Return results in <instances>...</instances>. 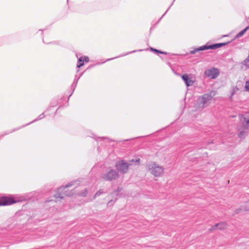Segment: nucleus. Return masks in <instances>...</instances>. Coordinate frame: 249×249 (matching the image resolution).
I'll return each instance as SVG.
<instances>
[{"instance_id":"26","label":"nucleus","mask_w":249,"mask_h":249,"mask_svg":"<svg viewBox=\"0 0 249 249\" xmlns=\"http://www.w3.org/2000/svg\"><path fill=\"white\" fill-rule=\"evenodd\" d=\"M167 11H168V9H167V11H166L165 13H164V14L162 16H163L166 13V12H167Z\"/></svg>"},{"instance_id":"20","label":"nucleus","mask_w":249,"mask_h":249,"mask_svg":"<svg viewBox=\"0 0 249 249\" xmlns=\"http://www.w3.org/2000/svg\"><path fill=\"white\" fill-rule=\"evenodd\" d=\"M122 190V188L120 187H118L116 190V191H115L113 194H116L118 192H121V191Z\"/></svg>"},{"instance_id":"27","label":"nucleus","mask_w":249,"mask_h":249,"mask_svg":"<svg viewBox=\"0 0 249 249\" xmlns=\"http://www.w3.org/2000/svg\"><path fill=\"white\" fill-rule=\"evenodd\" d=\"M167 11H168V9H167V11H166L165 13H164V14L162 16H163L166 13V12H167Z\"/></svg>"},{"instance_id":"22","label":"nucleus","mask_w":249,"mask_h":249,"mask_svg":"<svg viewBox=\"0 0 249 249\" xmlns=\"http://www.w3.org/2000/svg\"><path fill=\"white\" fill-rule=\"evenodd\" d=\"M87 191L86 190H85L84 192L81 195L83 196H85L87 195Z\"/></svg>"},{"instance_id":"13","label":"nucleus","mask_w":249,"mask_h":249,"mask_svg":"<svg viewBox=\"0 0 249 249\" xmlns=\"http://www.w3.org/2000/svg\"><path fill=\"white\" fill-rule=\"evenodd\" d=\"M247 30L246 29V28H245L244 29L242 30L241 32H240L239 33H238L235 36L234 38L232 39L231 41H233L235 40V39L239 38V37L243 36L245 33L246 32Z\"/></svg>"},{"instance_id":"10","label":"nucleus","mask_w":249,"mask_h":249,"mask_svg":"<svg viewBox=\"0 0 249 249\" xmlns=\"http://www.w3.org/2000/svg\"><path fill=\"white\" fill-rule=\"evenodd\" d=\"M227 225L226 222H220L217 224H216L215 225L212 226L211 228L209 230L210 231H215L216 229H218L219 230H223L227 228Z\"/></svg>"},{"instance_id":"9","label":"nucleus","mask_w":249,"mask_h":249,"mask_svg":"<svg viewBox=\"0 0 249 249\" xmlns=\"http://www.w3.org/2000/svg\"><path fill=\"white\" fill-rule=\"evenodd\" d=\"M16 202L13 198L9 197H2L0 199V206L9 205Z\"/></svg>"},{"instance_id":"5","label":"nucleus","mask_w":249,"mask_h":249,"mask_svg":"<svg viewBox=\"0 0 249 249\" xmlns=\"http://www.w3.org/2000/svg\"><path fill=\"white\" fill-rule=\"evenodd\" d=\"M119 174L115 170L110 169L108 172L101 175V178L106 181L116 180L119 178Z\"/></svg>"},{"instance_id":"16","label":"nucleus","mask_w":249,"mask_h":249,"mask_svg":"<svg viewBox=\"0 0 249 249\" xmlns=\"http://www.w3.org/2000/svg\"><path fill=\"white\" fill-rule=\"evenodd\" d=\"M105 192L103 190V189H100L99 191H98L93 196V199H95L96 197L99 196L102 194H104Z\"/></svg>"},{"instance_id":"15","label":"nucleus","mask_w":249,"mask_h":249,"mask_svg":"<svg viewBox=\"0 0 249 249\" xmlns=\"http://www.w3.org/2000/svg\"><path fill=\"white\" fill-rule=\"evenodd\" d=\"M84 65V59H83L82 57H81L80 58H79L77 67L78 68H80V67Z\"/></svg>"},{"instance_id":"1","label":"nucleus","mask_w":249,"mask_h":249,"mask_svg":"<svg viewBox=\"0 0 249 249\" xmlns=\"http://www.w3.org/2000/svg\"><path fill=\"white\" fill-rule=\"evenodd\" d=\"M240 124L237 126L238 136L241 139L245 138L249 130V113L239 116Z\"/></svg>"},{"instance_id":"3","label":"nucleus","mask_w":249,"mask_h":249,"mask_svg":"<svg viewBox=\"0 0 249 249\" xmlns=\"http://www.w3.org/2000/svg\"><path fill=\"white\" fill-rule=\"evenodd\" d=\"M215 95V93L213 91L210 92L205 93L201 97H199L197 100L198 102V107L200 108H203L208 106V102L212 100L213 97Z\"/></svg>"},{"instance_id":"2","label":"nucleus","mask_w":249,"mask_h":249,"mask_svg":"<svg viewBox=\"0 0 249 249\" xmlns=\"http://www.w3.org/2000/svg\"><path fill=\"white\" fill-rule=\"evenodd\" d=\"M232 41H228L225 43H216L212 45H205L202 46H200L198 48H195L193 50H192L190 52V53L191 54H194L196 52H199V51H202L208 49H212V50H214L216 49H217L218 48L221 47L222 46H224L230 42H231Z\"/></svg>"},{"instance_id":"11","label":"nucleus","mask_w":249,"mask_h":249,"mask_svg":"<svg viewBox=\"0 0 249 249\" xmlns=\"http://www.w3.org/2000/svg\"><path fill=\"white\" fill-rule=\"evenodd\" d=\"M182 79L185 82L187 87L192 86L194 83V81L191 79L187 74H184L181 76Z\"/></svg>"},{"instance_id":"19","label":"nucleus","mask_w":249,"mask_h":249,"mask_svg":"<svg viewBox=\"0 0 249 249\" xmlns=\"http://www.w3.org/2000/svg\"><path fill=\"white\" fill-rule=\"evenodd\" d=\"M245 88L247 90L249 91V81H247L246 82Z\"/></svg>"},{"instance_id":"12","label":"nucleus","mask_w":249,"mask_h":249,"mask_svg":"<svg viewBox=\"0 0 249 249\" xmlns=\"http://www.w3.org/2000/svg\"><path fill=\"white\" fill-rule=\"evenodd\" d=\"M249 211V203L246 204L245 206H241L240 208L236 209L234 213L238 214L243 211Z\"/></svg>"},{"instance_id":"25","label":"nucleus","mask_w":249,"mask_h":249,"mask_svg":"<svg viewBox=\"0 0 249 249\" xmlns=\"http://www.w3.org/2000/svg\"><path fill=\"white\" fill-rule=\"evenodd\" d=\"M247 30H249V25L246 27Z\"/></svg>"},{"instance_id":"17","label":"nucleus","mask_w":249,"mask_h":249,"mask_svg":"<svg viewBox=\"0 0 249 249\" xmlns=\"http://www.w3.org/2000/svg\"><path fill=\"white\" fill-rule=\"evenodd\" d=\"M152 51L156 52L157 53H161L164 54H166L167 53L166 52H162L161 51H160L159 50H157L156 49H154L153 48H151L150 49Z\"/></svg>"},{"instance_id":"14","label":"nucleus","mask_w":249,"mask_h":249,"mask_svg":"<svg viewBox=\"0 0 249 249\" xmlns=\"http://www.w3.org/2000/svg\"><path fill=\"white\" fill-rule=\"evenodd\" d=\"M241 64L246 67V69L249 68V54Z\"/></svg>"},{"instance_id":"6","label":"nucleus","mask_w":249,"mask_h":249,"mask_svg":"<svg viewBox=\"0 0 249 249\" xmlns=\"http://www.w3.org/2000/svg\"><path fill=\"white\" fill-rule=\"evenodd\" d=\"M131 165V163H128L124 160H121L116 163L115 167L119 172L125 174L128 172V167Z\"/></svg>"},{"instance_id":"18","label":"nucleus","mask_w":249,"mask_h":249,"mask_svg":"<svg viewBox=\"0 0 249 249\" xmlns=\"http://www.w3.org/2000/svg\"><path fill=\"white\" fill-rule=\"evenodd\" d=\"M140 161V159L139 158H138V159H136V160L132 159L130 161L131 162H138V163H139Z\"/></svg>"},{"instance_id":"21","label":"nucleus","mask_w":249,"mask_h":249,"mask_svg":"<svg viewBox=\"0 0 249 249\" xmlns=\"http://www.w3.org/2000/svg\"><path fill=\"white\" fill-rule=\"evenodd\" d=\"M112 204H113V200L111 199L108 202L107 205L111 206V205H112Z\"/></svg>"},{"instance_id":"23","label":"nucleus","mask_w":249,"mask_h":249,"mask_svg":"<svg viewBox=\"0 0 249 249\" xmlns=\"http://www.w3.org/2000/svg\"><path fill=\"white\" fill-rule=\"evenodd\" d=\"M85 61L87 62H89V59L88 58V57H85Z\"/></svg>"},{"instance_id":"24","label":"nucleus","mask_w":249,"mask_h":249,"mask_svg":"<svg viewBox=\"0 0 249 249\" xmlns=\"http://www.w3.org/2000/svg\"><path fill=\"white\" fill-rule=\"evenodd\" d=\"M39 119H41L42 118H43L44 117V115L43 114H41L39 116Z\"/></svg>"},{"instance_id":"4","label":"nucleus","mask_w":249,"mask_h":249,"mask_svg":"<svg viewBox=\"0 0 249 249\" xmlns=\"http://www.w3.org/2000/svg\"><path fill=\"white\" fill-rule=\"evenodd\" d=\"M148 168L155 177H160L163 173L164 168L154 162L149 164Z\"/></svg>"},{"instance_id":"7","label":"nucleus","mask_w":249,"mask_h":249,"mask_svg":"<svg viewBox=\"0 0 249 249\" xmlns=\"http://www.w3.org/2000/svg\"><path fill=\"white\" fill-rule=\"evenodd\" d=\"M73 184V182H71L69 183L67 185H66L65 186H63L62 187H59L58 188V193L54 195V196L56 198L59 197L60 198H63L64 197V195L69 196V194L67 193V192H63V190L66 188H67L71 186Z\"/></svg>"},{"instance_id":"8","label":"nucleus","mask_w":249,"mask_h":249,"mask_svg":"<svg viewBox=\"0 0 249 249\" xmlns=\"http://www.w3.org/2000/svg\"><path fill=\"white\" fill-rule=\"evenodd\" d=\"M204 74L208 77L215 79L219 75V71L216 68H212L210 69L206 70L204 72Z\"/></svg>"}]
</instances>
